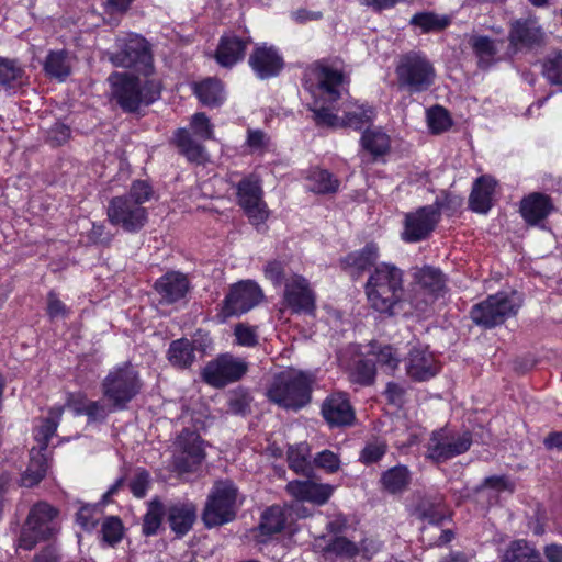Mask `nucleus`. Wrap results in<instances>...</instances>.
Listing matches in <instances>:
<instances>
[{
	"label": "nucleus",
	"mask_w": 562,
	"mask_h": 562,
	"mask_svg": "<svg viewBox=\"0 0 562 562\" xmlns=\"http://www.w3.org/2000/svg\"><path fill=\"white\" fill-rule=\"evenodd\" d=\"M386 452V443L382 440L368 442L361 452V461L371 464L379 461Z\"/></svg>",
	"instance_id": "obj_57"
},
{
	"label": "nucleus",
	"mask_w": 562,
	"mask_h": 562,
	"mask_svg": "<svg viewBox=\"0 0 562 562\" xmlns=\"http://www.w3.org/2000/svg\"><path fill=\"white\" fill-rule=\"evenodd\" d=\"M312 111L318 126L330 128L361 130L370 124L375 116L372 106L351 99L342 100L337 105L314 108Z\"/></svg>",
	"instance_id": "obj_4"
},
{
	"label": "nucleus",
	"mask_w": 562,
	"mask_h": 562,
	"mask_svg": "<svg viewBox=\"0 0 562 562\" xmlns=\"http://www.w3.org/2000/svg\"><path fill=\"white\" fill-rule=\"evenodd\" d=\"M30 463L33 467V471H35V475L31 476L30 473H23L21 482L26 487L36 485L44 477L48 468L47 459L42 454V451L35 448L31 450Z\"/></svg>",
	"instance_id": "obj_47"
},
{
	"label": "nucleus",
	"mask_w": 562,
	"mask_h": 562,
	"mask_svg": "<svg viewBox=\"0 0 562 562\" xmlns=\"http://www.w3.org/2000/svg\"><path fill=\"white\" fill-rule=\"evenodd\" d=\"M542 74L552 85H562V52H553L546 57Z\"/></svg>",
	"instance_id": "obj_51"
},
{
	"label": "nucleus",
	"mask_w": 562,
	"mask_h": 562,
	"mask_svg": "<svg viewBox=\"0 0 562 562\" xmlns=\"http://www.w3.org/2000/svg\"><path fill=\"white\" fill-rule=\"evenodd\" d=\"M248 42L235 35L223 36L216 50V60L224 67L233 66L244 57Z\"/></svg>",
	"instance_id": "obj_31"
},
{
	"label": "nucleus",
	"mask_w": 562,
	"mask_h": 562,
	"mask_svg": "<svg viewBox=\"0 0 562 562\" xmlns=\"http://www.w3.org/2000/svg\"><path fill=\"white\" fill-rule=\"evenodd\" d=\"M549 199L540 193H533L521 201L520 213L529 224H536L550 212Z\"/></svg>",
	"instance_id": "obj_34"
},
{
	"label": "nucleus",
	"mask_w": 562,
	"mask_h": 562,
	"mask_svg": "<svg viewBox=\"0 0 562 562\" xmlns=\"http://www.w3.org/2000/svg\"><path fill=\"white\" fill-rule=\"evenodd\" d=\"M416 284L423 290V297L414 296L409 301V306L416 311H424V306L438 297L445 288V280L438 269L424 267L414 272Z\"/></svg>",
	"instance_id": "obj_22"
},
{
	"label": "nucleus",
	"mask_w": 562,
	"mask_h": 562,
	"mask_svg": "<svg viewBox=\"0 0 562 562\" xmlns=\"http://www.w3.org/2000/svg\"><path fill=\"white\" fill-rule=\"evenodd\" d=\"M396 76L398 87L413 94L424 92L435 83L436 70L425 55L411 52L401 57Z\"/></svg>",
	"instance_id": "obj_7"
},
{
	"label": "nucleus",
	"mask_w": 562,
	"mask_h": 562,
	"mask_svg": "<svg viewBox=\"0 0 562 562\" xmlns=\"http://www.w3.org/2000/svg\"><path fill=\"white\" fill-rule=\"evenodd\" d=\"M312 382V376L305 372L284 370L274 376L268 397L283 408L297 411L311 401Z\"/></svg>",
	"instance_id": "obj_3"
},
{
	"label": "nucleus",
	"mask_w": 562,
	"mask_h": 562,
	"mask_svg": "<svg viewBox=\"0 0 562 562\" xmlns=\"http://www.w3.org/2000/svg\"><path fill=\"white\" fill-rule=\"evenodd\" d=\"M514 483L506 476H490L484 480L479 492L487 496L498 497L503 493L512 494Z\"/></svg>",
	"instance_id": "obj_50"
},
{
	"label": "nucleus",
	"mask_w": 562,
	"mask_h": 562,
	"mask_svg": "<svg viewBox=\"0 0 562 562\" xmlns=\"http://www.w3.org/2000/svg\"><path fill=\"white\" fill-rule=\"evenodd\" d=\"M119 50L113 53L111 61L119 67L135 68L148 76L153 58L145 38L137 34H127L117 38Z\"/></svg>",
	"instance_id": "obj_11"
},
{
	"label": "nucleus",
	"mask_w": 562,
	"mask_h": 562,
	"mask_svg": "<svg viewBox=\"0 0 562 562\" xmlns=\"http://www.w3.org/2000/svg\"><path fill=\"white\" fill-rule=\"evenodd\" d=\"M142 382L138 372L131 363L114 367L102 383V392L112 409H124L140 391Z\"/></svg>",
	"instance_id": "obj_6"
},
{
	"label": "nucleus",
	"mask_w": 562,
	"mask_h": 562,
	"mask_svg": "<svg viewBox=\"0 0 562 562\" xmlns=\"http://www.w3.org/2000/svg\"><path fill=\"white\" fill-rule=\"evenodd\" d=\"M207 336L199 335L192 341L186 338L175 340L168 349V359L172 366L178 368L190 367L196 357V353L203 356L210 347Z\"/></svg>",
	"instance_id": "obj_23"
},
{
	"label": "nucleus",
	"mask_w": 562,
	"mask_h": 562,
	"mask_svg": "<svg viewBox=\"0 0 562 562\" xmlns=\"http://www.w3.org/2000/svg\"><path fill=\"white\" fill-rule=\"evenodd\" d=\"M427 123L432 133H441L451 125L448 112L441 106H434L427 111Z\"/></svg>",
	"instance_id": "obj_54"
},
{
	"label": "nucleus",
	"mask_w": 562,
	"mask_h": 562,
	"mask_svg": "<svg viewBox=\"0 0 562 562\" xmlns=\"http://www.w3.org/2000/svg\"><path fill=\"white\" fill-rule=\"evenodd\" d=\"M369 305L379 313L394 315L408 314L412 297L405 296L403 271L392 263H380L371 272L366 283Z\"/></svg>",
	"instance_id": "obj_1"
},
{
	"label": "nucleus",
	"mask_w": 562,
	"mask_h": 562,
	"mask_svg": "<svg viewBox=\"0 0 562 562\" xmlns=\"http://www.w3.org/2000/svg\"><path fill=\"white\" fill-rule=\"evenodd\" d=\"M378 368L385 373H393L401 361V353L390 345L372 344L369 352Z\"/></svg>",
	"instance_id": "obj_37"
},
{
	"label": "nucleus",
	"mask_w": 562,
	"mask_h": 562,
	"mask_svg": "<svg viewBox=\"0 0 562 562\" xmlns=\"http://www.w3.org/2000/svg\"><path fill=\"white\" fill-rule=\"evenodd\" d=\"M338 187L339 181L324 169H312L306 177V188L318 194L334 193Z\"/></svg>",
	"instance_id": "obj_41"
},
{
	"label": "nucleus",
	"mask_w": 562,
	"mask_h": 562,
	"mask_svg": "<svg viewBox=\"0 0 562 562\" xmlns=\"http://www.w3.org/2000/svg\"><path fill=\"white\" fill-rule=\"evenodd\" d=\"M501 562H542L540 553L525 540L513 541L503 552Z\"/></svg>",
	"instance_id": "obj_39"
},
{
	"label": "nucleus",
	"mask_w": 562,
	"mask_h": 562,
	"mask_svg": "<svg viewBox=\"0 0 562 562\" xmlns=\"http://www.w3.org/2000/svg\"><path fill=\"white\" fill-rule=\"evenodd\" d=\"M496 181L490 176H482L473 183L469 204L476 213H487L492 207L495 195Z\"/></svg>",
	"instance_id": "obj_29"
},
{
	"label": "nucleus",
	"mask_w": 562,
	"mask_h": 562,
	"mask_svg": "<svg viewBox=\"0 0 562 562\" xmlns=\"http://www.w3.org/2000/svg\"><path fill=\"white\" fill-rule=\"evenodd\" d=\"M249 66L260 79H268L279 75L283 68V58L273 46L261 44L256 46L249 56Z\"/></svg>",
	"instance_id": "obj_25"
},
{
	"label": "nucleus",
	"mask_w": 562,
	"mask_h": 562,
	"mask_svg": "<svg viewBox=\"0 0 562 562\" xmlns=\"http://www.w3.org/2000/svg\"><path fill=\"white\" fill-rule=\"evenodd\" d=\"M248 370V364L240 358L232 355H222L210 361L203 369V380L216 387L238 381Z\"/></svg>",
	"instance_id": "obj_13"
},
{
	"label": "nucleus",
	"mask_w": 562,
	"mask_h": 562,
	"mask_svg": "<svg viewBox=\"0 0 562 562\" xmlns=\"http://www.w3.org/2000/svg\"><path fill=\"white\" fill-rule=\"evenodd\" d=\"M439 221L438 207L427 205L405 215L402 239L417 243L429 236Z\"/></svg>",
	"instance_id": "obj_18"
},
{
	"label": "nucleus",
	"mask_w": 562,
	"mask_h": 562,
	"mask_svg": "<svg viewBox=\"0 0 562 562\" xmlns=\"http://www.w3.org/2000/svg\"><path fill=\"white\" fill-rule=\"evenodd\" d=\"M63 414V407H53L48 416L41 420L34 429V438L38 443V450L43 451L47 448L50 438L55 435L58 423Z\"/></svg>",
	"instance_id": "obj_38"
},
{
	"label": "nucleus",
	"mask_w": 562,
	"mask_h": 562,
	"mask_svg": "<svg viewBox=\"0 0 562 562\" xmlns=\"http://www.w3.org/2000/svg\"><path fill=\"white\" fill-rule=\"evenodd\" d=\"M192 87L200 102L206 106H217L225 100L223 86L217 79L207 78Z\"/></svg>",
	"instance_id": "obj_36"
},
{
	"label": "nucleus",
	"mask_w": 562,
	"mask_h": 562,
	"mask_svg": "<svg viewBox=\"0 0 562 562\" xmlns=\"http://www.w3.org/2000/svg\"><path fill=\"white\" fill-rule=\"evenodd\" d=\"M175 468L180 472H191L204 459L200 436L194 431L181 432L175 442Z\"/></svg>",
	"instance_id": "obj_17"
},
{
	"label": "nucleus",
	"mask_w": 562,
	"mask_h": 562,
	"mask_svg": "<svg viewBox=\"0 0 562 562\" xmlns=\"http://www.w3.org/2000/svg\"><path fill=\"white\" fill-rule=\"evenodd\" d=\"M22 76L23 69L14 60L0 57V83L18 81Z\"/></svg>",
	"instance_id": "obj_55"
},
{
	"label": "nucleus",
	"mask_w": 562,
	"mask_h": 562,
	"mask_svg": "<svg viewBox=\"0 0 562 562\" xmlns=\"http://www.w3.org/2000/svg\"><path fill=\"white\" fill-rule=\"evenodd\" d=\"M70 136V130L63 123H56L48 132V139L53 145L64 144Z\"/></svg>",
	"instance_id": "obj_64"
},
{
	"label": "nucleus",
	"mask_w": 562,
	"mask_h": 562,
	"mask_svg": "<svg viewBox=\"0 0 562 562\" xmlns=\"http://www.w3.org/2000/svg\"><path fill=\"white\" fill-rule=\"evenodd\" d=\"M155 290L161 301L171 304L186 296L190 290V282L186 274L179 271H169L155 282Z\"/></svg>",
	"instance_id": "obj_27"
},
{
	"label": "nucleus",
	"mask_w": 562,
	"mask_h": 562,
	"mask_svg": "<svg viewBox=\"0 0 562 562\" xmlns=\"http://www.w3.org/2000/svg\"><path fill=\"white\" fill-rule=\"evenodd\" d=\"M286 491L296 501L321 506L330 498L334 486L311 480H296L288 483Z\"/></svg>",
	"instance_id": "obj_26"
},
{
	"label": "nucleus",
	"mask_w": 562,
	"mask_h": 562,
	"mask_svg": "<svg viewBox=\"0 0 562 562\" xmlns=\"http://www.w3.org/2000/svg\"><path fill=\"white\" fill-rule=\"evenodd\" d=\"M470 46L479 60L481 68H487L499 60V46H503V40L493 41L484 35H473L470 38Z\"/></svg>",
	"instance_id": "obj_30"
},
{
	"label": "nucleus",
	"mask_w": 562,
	"mask_h": 562,
	"mask_svg": "<svg viewBox=\"0 0 562 562\" xmlns=\"http://www.w3.org/2000/svg\"><path fill=\"white\" fill-rule=\"evenodd\" d=\"M361 143L363 148L374 157L386 154L391 146L390 136L381 128L364 131L361 136Z\"/></svg>",
	"instance_id": "obj_42"
},
{
	"label": "nucleus",
	"mask_w": 562,
	"mask_h": 562,
	"mask_svg": "<svg viewBox=\"0 0 562 562\" xmlns=\"http://www.w3.org/2000/svg\"><path fill=\"white\" fill-rule=\"evenodd\" d=\"M265 276L268 280H270L274 285H281L284 270L283 266L280 261H270L265 267Z\"/></svg>",
	"instance_id": "obj_63"
},
{
	"label": "nucleus",
	"mask_w": 562,
	"mask_h": 562,
	"mask_svg": "<svg viewBox=\"0 0 562 562\" xmlns=\"http://www.w3.org/2000/svg\"><path fill=\"white\" fill-rule=\"evenodd\" d=\"M109 81L113 98L127 112L138 110L142 104H150L160 95V86L155 80L143 82L139 78L116 72L109 78Z\"/></svg>",
	"instance_id": "obj_5"
},
{
	"label": "nucleus",
	"mask_w": 562,
	"mask_h": 562,
	"mask_svg": "<svg viewBox=\"0 0 562 562\" xmlns=\"http://www.w3.org/2000/svg\"><path fill=\"white\" fill-rule=\"evenodd\" d=\"M164 506L159 501H153L144 516L143 532L147 536L155 535L159 529L164 516Z\"/></svg>",
	"instance_id": "obj_52"
},
{
	"label": "nucleus",
	"mask_w": 562,
	"mask_h": 562,
	"mask_svg": "<svg viewBox=\"0 0 562 562\" xmlns=\"http://www.w3.org/2000/svg\"><path fill=\"white\" fill-rule=\"evenodd\" d=\"M56 510L47 503L32 507L19 538V548L32 550L40 541L50 538L57 531Z\"/></svg>",
	"instance_id": "obj_10"
},
{
	"label": "nucleus",
	"mask_w": 562,
	"mask_h": 562,
	"mask_svg": "<svg viewBox=\"0 0 562 562\" xmlns=\"http://www.w3.org/2000/svg\"><path fill=\"white\" fill-rule=\"evenodd\" d=\"M102 537L109 544H115L122 538L123 526L119 518L109 517L102 524Z\"/></svg>",
	"instance_id": "obj_56"
},
{
	"label": "nucleus",
	"mask_w": 562,
	"mask_h": 562,
	"mask_svg": "<svg viewBox=\"0 0 562 562\" xmlns=\"http://www.w3.org/2000/svg\"><path fill=\"white\" fill-rule=\"evenodd\" d=\"M313 75L317 80L316 86L310 85L308 81L305 83L312 94L328 102H335L342 98L346 80L341 71L329 67H319L313 71Z\"/></svg>",
	"instance_id": "obj_21"
},
{
	"label": "nucleus",
	"mask_w": 562,
	"mask_h": 562,
	"mask_svg": "<svg viewBox=\"0 0 562 562\" xmlns=\"http://www.w3.org/2000/svg\"><path fill=\"white\" fill-rule=\"evenodd\" d=\"M102 517V510L98 505L81 506L77 513V524L87 531H91Z\"/></svg>",
	"instance_id": "obj_53"
},
{
	"label": "nucleus",
	"mask_w": 562,
	"mask_h": 562,
	"mask_svg": "<svg viewBox=\"0 0 562 562\" xmlns=\"http://www.w3.org/2000/svg\"><path fill=\"white\" fill-rule=\"evenodd\" d=\"M263 297L260 286L245 280L234 284L224 300L222 314L224 317L241 315L257 306Z\"/></svg>",
	"instance_id": "obj_15"
},
{
	"label": "nucleus",
	"mask_w": 562,
	"mask_h": 562,
	"mask_svg": "<svg viewBox=\"0 0 562 562\" xmlns=\"http://www.w3.org/2000/svg\"><path fill=\"white\" fill-rule=\"evenodd\" d=\"M520 305L521 297L516 291L498 292L474 305L471 318L475 324L491 328L516 315Z\"/></svg>",
	"instance_id": "obj_8"
},
{
	"label": "nucleus",
	"mask_w": 562,
	"mask_h": 562,
	"mask_svg": "<svg viewBox=\"0 0 562 562\" xmlns=\"http://www.w3.org/2000/svg\"><path fill=\"white\" fill-rule=\"evenodd\" d=\"M69 407L74 409L76 415H87L89 420H103L111 412H115L116 409H112L111 403H104L100 401H90L82 406H74L69 404Z\"/></svg>",
	"instance_id": "obj_48"
},
{
	"label": "nucleus",
	"mask_w": 562,
	"mask_h": 562,
	"mask_svg": "<svg viewBox=\"0 0 562 562\" xmlns=\"http://www.w3.org/2000/svg\"><path fill=\"white\" fill-rule=\"evenodd\" d=\"M314 462L318 468H322L329 473L337 472L340 467L339 457L330 450H323L317 453L314 458Z\"/></svg>",
	"instance_id": "obj_59"
},
{
	"label": "nucleus",
	"mask_w": 562,
	"mask_h": 562,
	"mask_svg": "<svg viewBox=\"0 0 562 562\" xmlns=\"http://www.w3.org/2000/svg\"><path fill=\"white\" fill-rule=\"evenodd\" d=\"M196 508L192 503H177L168 509V520L171 529L179 536L187 533L194 520Z\"/></svg>",
	"instance_id": "obj_32"
},
{
	"label": "nucleus",
	"mask_w": 562,
	"mask_h": 562,
	"mask_svg": "<svg viewBox=\"0 0 562 562\" xmlns=\"http://www.w3.org/2000/svg\"><path fill=\"white\" fill-rule=\"evenodd\" d=\"M472 443L471 435L449 434L446 429L432 432L428 442V457L437 462L465 452Z\"/></svg>",
	"instance_id": "obj_16"
},
{
	"label": "nucleus",
	"mask_w": 562,
	"mask_h": 562,
	"mask_svg": "<svg viewBox=\"0 0 562 562\" xmlns=\"http://www.w3.org/2000/svg\"><path fill=\"white\" fill-rule=\"evenodd\" d=\"M153 195L154 191L146 181H134L126 194L110 201L106 212L110 223L130 233L138 232L147 221L143 204Z\"/></svg>",
	"instance_id": "obj_2"
},
{
	"label": "nucleus",
	"mask_w": 562,
	"mask_h": 562,
	"mask_svg": "<svg viewBox=\"0 0 562 562\" xmlns=\"http://www.w3.org/2000/svg\"><path fill=\"white\" fill-rule=\"evenodd\" d=\"M378 258V247L374 244H369L360 251L347 255L342 259V265L346 269L360 273L372 266Z\"/></svg>",
	"instance_id": "obj_40"
},
{
	"label": "nucleus",
	"mask_w": 562,
	"mask_h": 562,
	"mask_svg": "<svg viewBox=\"0 0 562 562\" xmlns=\"http://www.w3.org/2000/svg\"><path fill=\"white\" fill-rule=\"evenodd\" d=\"M269 138L260 130H249L247 144L252 151H261L268 145Z\"/></svg>",
	"instance_id": "obj_62"
},
{
	"label": "nucleus",
	"mask_w": 562,
	"mask_h": 562,
	"mask_svg": "<svg viewBox=\"0 0 562 562\" xmlns=\"http://www.w3.org/2000/svg\"><path fill=\"white\" fill-rule=\"evenodd\" d=\"M405 367L408 376L416 381H426L439 371L435 356L428 350V347L422 345L411 348Z\"/></svg>",
	"instance_id": "obj_24"
},
{
	"label": "nucleus",
	"mask_w": 562,
	"mask_h": 562,
	"mask_svg": "<svg viewBox=\"0 0 562 562\" xmlns=\"http://www.w3.org/2000/svg\"><path fill=\"white\" fill-rule=\"evenodd\" d=\"M310 447L305 442L292 446L288 451L289 465L296 473H305L310 469Z\"/></svg>",
	"instance_id": "obj_49"
},
{
	"label": "nucleus",
	"mask_w": 562,
	"mask_h": 562,
	"mask_svg": "<svg viewBox=\"0 0 562 562\" xmlns=\"http://www.w3.org/2000/svg\"><path fill=\"white\" fill-rule=\"evenodd\" d=\"M509 50L532 52L547 43V33L536 16L529 15L512 21L508 34Z\"/></svg>",
	"instance_id": "obj_12"
},
{
	"label": "nucleus",
	"mask_w": 562,
	"mask_h": 562,
	"mask_svg": "<svg viewBox=\"0 0 562 562\" xmlns=\"http://www.w3.org/2000/svg\"><path fill=\"white\" fill-rule=\"evenodd\" d=\"M191 128L201 139L213 138V126L204 113H195L191 119Z\"/></svg>",
	"instance_id": "obj_58"
},
{
	"label": "nucleus",
	"mask_w": 562,
	"mask_h": 562,
	"mask_svg": "<svg viewBox=\"0 0 562 562\" xmlns=\"http://www.w3.org/2000/svg\"><path fill=\"white\" fill-rule=\"evenodd\" d=\"M239 504L237 488L232 482H216L207 497L202 519L207 527L226 524L234 519Z\"/></svg>",
	"instance_id": "obj_9"
},
{
	"label": "nucleus",
	"mask_w": 562,
	"mask_h": 562,
	"mask_svg": "<svg viewBox=\"0 0 562 562\" xmlns=\"http://www.w3.org/2000/svg\"><path fill=\"white\" fill-rule=\"evenodd\" d=\"M411 482V472L405 465H395L384 471L380 483L382 490L390 494L403 493Z\"/></svg>",
	"instance_id": "obj_35"
},
{
	"label": "nucleus",
	"mask_w": 562,
	"mask_h": 562,
	"mask_svg": "<svg viewBox=\"0 0 562 562\" xmlns=\"http://www.w3.org/2000/svg\"><path fill=\"white\" fill-rule=\"evenodd\" d=\"M328 529L330 532L336 533V536L324 549L326 555L333 554L345 559H352L360 554L358 533L356 530L350 532L345 518L337 517L328 524Z\"/></svg>",
	"instance_id": "obj_19"
},
{
	"label": "nucleus",
	"mask_w": 562,
	"mask_h": 562,
	"mask_svg": "<svg viewBox=\"0 0 562 562\" xmlns=\"http://www.w3.org/2000/svg\"><path fill=\"white\" fill-rule=\"evenodd\" d=\"M175 142L189 160L198 164L205 161L204 148L191 138L187 130L179 128L175 134Z\"/></svg>",
	"instance_id": "obj_43"
},
{
	"label": "nucleus",
	"mask_w": 562,
	"mask_h": 562,
	"mask_svg": "<svg viewBox=\"0 0 562 562\" xmlns=\"http://www.w3.org/2000/svg\"><path fill=\"white\" fill-rule=\"evenodd\" d=\"M44 68L49 76L65 79L71 70V57L66 50L52 52L46 58Z\"/></svg>",
	"instance_id": "obj_44"
},
{
	"label": "nucleus",
	"mask_w": 562,
	"mask_h": 562,
	"mask_svg": "<svg viewBox=\"0 0 562 562\" xmlns=\"http://www.w3.org/2000/svg\"><path fill=\"white\" fill-rule=\"evenodd\" d=\"M290 518L285 506H271L263 512L261 522L259 525L262 535H273L290 527Z\"/></svg>",
	"instance_id": "obj_33"
},
{
	"label": "nucleus",
	"mask_w": 562,
	"mask_h": 562,
	"mask_svg": "<svg viewBox=\"0 0 562 562\" xmlns=\"http://www.w3.org/2000/svg\"><path fill=\"white\" fill-rule=\"evenodd\" d=\"M150 484L149 474L145 471L137 472L130 481V488L134 496L142 498L146 495Z\"/></svg>",
	"instance_id": "obj_61"
},
{
	"label": "nucleus",
	"mask_w": 562,
	"mask_h": 562,
	"mask_svg": "<svg viewBox=\"0 0 562 562\" xmlns=\"http://www.w3.org/2000/svg\"><path fill=\"white\" fill-rule=\"evenodd\" d=\"M237 196L239 205L254 225L259 226L266 222L269 210L262 200V188L256 176L251 175L239 182Z\"/></svg>",
	"instance_id": "obj_14"
},
{
	"label": "nucleus",
	"mask_w": 562,
	"mask_h": 562,
	"mask_svg": "<svg viewBox=\"0 0 562 562\" xmlns=\"http://www.w3.org/2000/svg\"><path fill=\"white\" fill-rule=\"evenodd\" d=\"M322 414L330 426L351 425L355 419L349 400L342 393L328 396L323 403Z\"/></svg>",
	"instance_id": "obj_28"
},
{
	"label": "nucleus",
	"mask_w": 562,
	"mask_h": 562,
	"mask_svg": "<svg viewBox=\"0 0 562 562\" xmlns=\"http://www.w3.org/2000/svg\"><path fill=\"white\" fill-rule=\"evenodd\" d=\"M236 342L244 347H252L258 342L255 329L245 324H238L234 330Z\"/></svg>",
	"instance_id": "obj_60"
},
{
	"label": "nucleus",
	"mask_w": 562,
	"mask_h": 562,
	"mask_svg": "<svg viewBox=\"0 0 562 562\" xmlns=\"http://www.w3.org/2000/svg\"><path fill=\"white\" fill-rule=\"evenodd\" d=\"M339 360L344 366H347L349 368L350 376L353 382H357L362 385H368L373 381L375 375V366L371 357L368 359H362L361 357H358L352 367L345 363L342 357H340Z\"/></svg>",
	"instance_id": "obj_46"
},
{
	"label": "nucleus",
	"mask_w": 562,
	"mask_h": 562,
	"mask_svg": "<svg viewBox=\"0 0 562 562\" xmlns=\"http://www.w3.org/2000/svg\"><path fill=\"white\" fill-rule=\"evenodd\" d=\"M411 23L419 27L422 32H438L450 25L451 19L448 15H439L432 12H422L412 16Z\"/></svg>",
	"instance_id": "obj_45"
},
{
	"label": "nucleus",
	"mask_w": 562,
	"mask_h": 562,
	"mask_svg": "<svg viewBox=\"0 0 562 562\" xmlns=\"http://www.w3.org/2000/svg\"><path fill=\"white\" fill-rule=\"evenodd\" d=\"M283 304L294 313H312L315 308V295L308 281L297 274L285 279Z\"/></svg>",
	"instance_id": "obj_20"
}]
</instances>
